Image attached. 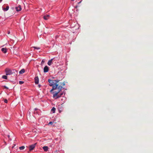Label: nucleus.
I'll return each instance as SVG.
<instances>
[{
	"mask_svg": "<svg viewBox=\"0 0 153 153\" xmlns=\"http://www.w3.org/2000/svg\"><path fill=\"white\" fill-rule=\"evenodd\" d=\"M48 82L50 83L49 85L52 86V88L50 91V92L57 89L59 86H64L65 84L64 82H60V80H53L51 79L48 80Z\"/></svg>",
	"mask_w": 153,
	"mask_h": 153,
	"instance_id": "f257e3e1",
	"label": "nucleus"
},
{
	"mask_svg": "<svg viewBox=\"0 0 153 153\" xmlns=\"http://www.w3.org/2000/svg\"><path fill=\"white\" fill-rule=\"evenodd\" d=\"M63 86H59L58 88H57V89H58V91H55L53 92V98L56 99L60 97L63 95V92H60Z\"/></svg>",
	"mask_w": 153,
	"mask_h": 153,
	"instance_id": "f03ea898",
	"label": "nucleus"
},
{
	"mask_svg": "<svg viewBox=\"0 0 153 153\" xmlns=\"http://www.w3.org/2000/svg\"><path fill=\"white\" fill-rule=\"evenodd\" d=\"M5 72H6V75H10L13 73L11 69L8 68H7L5 69Z\"/></svg>",
	"mask_w": 153,
	"mask_h": 153,
	"instance_id": "7ed1b4c3",
	"label": "nucleus"
},
{
	"mask_svg": "<svg viewBox=\"0 0 153 153\" xmlns=\"http://www.w3.org/2000/svg\"><path fill=\"white\" fill-rule=\"evenodd\" d=\"M36 144V143H35V144L30 146L29 147V151H31L33 150L35 147Z\"/></svg>",
	"mask_w": 153,
	"mask_h": 153,
	"instance_id": "20e7f679",
	"label": "nucleus"
},
{
	"mask_svg": "<svg viewBox=\"0 0 153 153\" xmlns=\"http://www.w3.org/2000/svg\"><path fill=\"white\" fill-rule=\"evenodd\" d=\"M16 9L17 11H20L22 10L21 6L20 5H18L16 7Z\"/></svg>",
	"mask_w": 153,
	"mask_h": 153,
	"instance_id": "39448f33",
	"label": "nucleus"
},
{
	"mask_svg": "<svg viewBox=\"0 0 153 153\" xmlns=\"http://www.w3.org/2000/svg\"><path fill=\"white\" fill-rule=\"evenodd\" d=\"M49 71V68L47 66H45L44 68V72L46 73Z\"/></svg>",
	"mask_w": 153,
	"mask_h": 153,
	"instance_id": "423d86ee",
	"label": "nucleus"
},
{
	"mask_svg": "<svg viewBox=\"0 0 153 153\" xmlns=\"http://www.w3.org/2000/svg\"><path fill=\"white\" fill-rule=\"evenodd\" d=\"M34 79L35 84H38L39 82V79L38 76H36L35 77Z\"/></svg>",
	"mask_w": 153,
	"mask_h": 153,
	"instance_id": "0eeeda50",
	"label": "nucleus"
},
{
	"mask_svg": "<svg viewBox=\"0 0 153 153\" xmlns=\"http://www.w3.org/2000/svg\"><path fill=\"white\" fill-rule=\"evenodd\" d=\"M1 51L4 53H5L7 52V49L6 48H2L1 49Z\"/></svg>",
	"mask_w": 153,
	"mask_h": 153,
	"instance_id": "6e6552de",
	"label": "nucleus"
},
{
	"mask_svg": "<svg viewBox=\"0 0 153 153\" xmlns=\"http://www.w3.org/2000/svg\"><path fill=\"white\" fill-rule=\"evenodd\" d=\"M49 15H46L43 16V18L45 20H47L49 18Z\"/></svg>",
	"mask_w": 153,
	"mask_h": 153,
	"instance_id": "1a4fd4ad",
	"label": "nucleus"
},
{
	"mask_svg": "<svg viewBox=\"0 0 153 153\" xmlns=\"http://www.w3.org/2000/svg\"><path fill=\"white\" fill-rule=\"evenodd\" d=\"M43 149L45 151L47 152L48 150V146H44L43 147Z\"/></svg>",
	"mask_w": 153,
	"mask_h": 153,
	"instance_id": "9d476101",
	"label": "nucleus"
},
{
	"mask_svg": "<svg viewBox=\"0 0 153 153\" xmlns=\"http://www.w3.org/2000/svg\"><path fill=\"white\" fill-rule=\"evenodd\" d=\"M53 60V59H52L48 61V64L49 65H51Z\"/></svg>",
	"mask_w": 153,
	"mask_h": 153,
	"instance_id": "9b49d317",
	"label": "nucleus"
},
{
	"mask_svg": "<svg viewBox=\"0 0 153 153\" xmlns=\"http://www.w3.org/2000/svg\"><path fill=\"white\" fill-rule=\"evenodd\" d=\"M25 72V70L24 69H22L19 72V73L20 74H22Z\"/></svg>",
	"mask_w": 153,
	"mask_h": 153,
	"instance_id": "f8f14e48",
	"label": "nucleus"
},
{
	"mask_svg": "<svg viewBox=\"0 0 153 153\" xmlns=\"http://www.w3.org/2000/svg\"><path fill=\"white\" fill-rule=\"evenodd\" d=\"M9 8V6L8 5L5 8H3V10H4V11H7V10H8Z\"/></svg>",
	"mask_w": 153,
	"mask_h": 153,
	"instance_id": "ddd939ff",
	"label": "nucleus"
},
{
	"mask_svg": "<svg viewBox=\"0 0 153 153\" xmlns=\"http://www.w3.org/2000/svg\"><path fill=\"white\" fill-rule=\"evenodd\" d=\"M56 109L55 108L53 107L51 111H52L53 113H54L55 112V111Z\"/></svg>",
	"mask_w": 153,
	"mask_h": 153,
	"instance_id": "4468645a",
	"label": "nucleus"
},
{
	"mask_svg": "<svg viewBox=\"0 0 153 153\" xmlns=\"http://www.w3.org/2000/svg\"><path fill=\"white\" fill-rule=\"evenodd\" d=\"M25 147L24 146H22L19 147V149L20 150H22L24 149Z\"/></svg>",
	"mask_w": 153,
	"mask_h": 153,
	"instance_id": "2eb2a0df",
	"label": "nucleus"
},
{
	"mask_svg": "<svg viewBox=\"0 0 153 153\" xmlns=\"http://www.w3.org/2000/svg\"><path fill=\"white\" fill-rule=\"evenodd\" d=\"M2 78L3 79H7V77L6 75H3L2 76Z\"/></svg>",
	"mask_w": 153,
	"mask_h": 153,
	"instance_id": "dca6fc26",
	"label": "nucleus"
},
{
	"mask_svg": "<svg viewBox=\"0 0 153 153\" xmlns=\"http://www.w3.org/2000/svg\"><path fill=\"white\" fill-rule=\"evenodd\" d=\"M32 48H33L35 49H37V50H39L40 49V48L37 47H32Z\"/></svg>",
	"mask_w": 153,
	"mask_h": 153,
	"instance_id": "f3484780",
	"label": "nucleus"
},
{
	"mask_svg": "<svg viewBox=\"0 0 153 153\" xmlns=\"http://www.w3.org/2000/svg\"><path fill=\"white\" fill-rule=\"evenodd\" d=\"M19 83L20 84H22L24 83V82L22 81H19Z\"/></svg>",
	"mask_w": 153,
	"mask_h": 153,
	"instance_id": "a211bd4d",
	"label": "nucleus"
},
{
	"mask_svg": "<svg viewBox=\"0 0 153 153\" xmlns=\"http://www.w3.org/2000/svg\"><path fill=\"white\" fill-rule=\"evenodd\" d=\"M3 87L7 89H8V87H6V86H3Z\"/></svg>",
	"mask_w": 153,
	"mask_h": 153,
	"instance_id": "6ab92c4d",
	"label": "nucleus"
},
{
	"mask_svg": "<svg viewBox=\"0 0 153 153\" xmlns=\"http://www.w3.org/2000/svg\"><path fill=\"white\" fill-rule=\"evenodd\" d=\"M4 102L5 103H7V99H5L4 100Z\"/></svg>",
	"mask_w": 153,
	"mask_h": 153,
	"instance_id": "aec40b11",
	"label": "nucleus"
},
{
	"mask_svg": "<svg viewBox=\"0 0 153 153\" xmlns=\"http://www.w3.org/2000/svg\"><path fill=\"white\" fill-rule=\"evenodd\" d=\"M53 123L52 122H50L48 123V125L51 124L52 125Z\"/></svg>",
	"mask_w": 153,
	"mask_h": 153,
	"instance_id": "412c9836",
	"label": "nucleus"
},
{
	"mask_svg": "<svg viewBox=\"0 0 153 153\" xmlns=\"http://www.w3.org/2000/svg\"><path fill=\"white\" fill-rule=\"evenodd\" d=\"M44 62H45V61L44 60H42V62H41V64H43Z\"/></svg>",
	"mask_w": 153,
	"mask_h": 153,
	"instance_id": "4be33fe9",
	"label": "nucleus"
},
{
	"mask_svg": "<svg viewBox=\"0 0 153 153\" xmlns=\"http://www.w3.org/2000/svg\"><path fill=\"white\" fill-rule=\"evenodd\" d=\"M7 33L8 34H10V31H8L7 32Z\"/></svg>",
	"mask_w": 153,
	"mask_h": 153,
	"instance_id": "5701e85b",
	"label": "nucleus"
},
{
	"mask_svg": "<svg viewBox=\"0 0 153 153\" xmlns=\"http://www.w3.org/2000/svg\"><path fill=\"white\" fill-rule=\"evenodd\" d=\"M38 86L39 88H40L41 87V85H39Z\"/></svg>",
	"mask_w": 153,
	"mask_h": 153,
	"instance_id": "b1692460",
	"label": "nucleus"
},
{
	"mask_svg": "<svg viewBox=\"0 0 153 153\" xmlns=\"http://www.w3.org/2000/svg\"><path fill=\"white\" fill-rule=\"evenodd\" d=\"M37 109H37V108H35V111L37 110Z\"/></svg>",
	"mask_w": 153,
	"mask_h": 153,
	"instance_id": "393cba45",
	"label": "nucleus"
},
{
	"mask_svg": "<svg viewBox=\"0 0 153 153\" xmlns=\"http://www.w3.org/2000/svg\"><path fill=\"white\" fill-rule=\"evenodd\" d=\"M81 2V1H80V2H78V4H80Z\"/></svg>",
	"mask_w": 153,
	"mask_h": 153,
	"instance_id": "a878e982",
	"label": "nucleus"
},
{
	"mask_svg": "<svg viewBox=\"0 0 153 153\" xmlns=\"http://www.w3.org/2000/svg\"><path fill=\"white\" fill-rule=\"evenodd\" d=\"M78 7V6H76L75 7V8H76Z\"/></svg>",
	"mask_w": 153,
	"mask_h": 153,
	"instance_id": "bb28decb",
	"label": "nucleus"
},
{
	"mask_svg": "<svg viewBox=\"0 0 153 153\" xmlns=\"http://www.w3.org/2000/svg\"><path fill=\"white\" fill-rule=\"evenodd\" d=\"M2 0H0V2H1Z\"/></svg>",
	"mask_w": 153,
	"mask_h": 153,
	"instance_id": "cd10ccee",
	"label": "nucleus"
},
{
	"mask_svg": "<svg viewBox=\"0 0 153 153\" xmlns=\"http://www.w3.org/2000/svg\"><path fill=\"white\" fill-rule=\"evenodd\" d=\"M10 137L9 135H8V137Z\"/></svg>",
	"mask_w": 153,
	"mask_h": 153,
	"instance_id": "c85d7f7f",
	"label": "nucleus"
}]
</instances>
